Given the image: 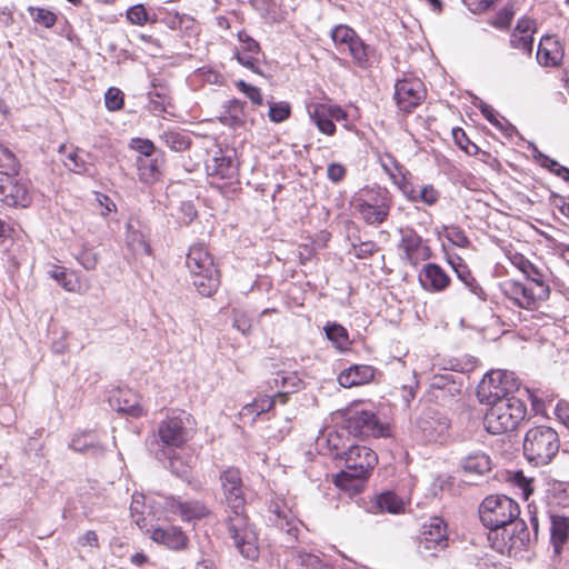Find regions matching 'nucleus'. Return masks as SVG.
<instances>
[{"label":"nucleus","mask_w":569,"mask_h":569,"mask_svg":"<svg viewBox=\"0 0 569 569\" xmlns=\"http://www.w3.org/2000/svg\"><path fill=\"white\" fill-rule=\"evenodd\" d=\"M206 169L211 177L231 179L237 174L238 167L231 154L218 150L214 152L213 157L207 161Z\"/></svg>","instance_id":"29"},{"label":"nucleus","mask_w":569,"mask_h":569,"mask_svg":"<svg viewBox=\"0 0 569 569\" xmlns=\"http://www.w3.org/2000/svg\"><path fill=\"white\" fill-rule=\"evenodd\" d=\"M400 259L411 266H417L431 257V249L413 229H400Z\"/></svg>","instance_id":"17"},{"label":"nucleus","mask_w":569,"mask_h":569,"mask_svg":"<svg viewBox=\"0 0 569 569\" xmlns=\"http://www.w3.org/2000/svg\"><path fill=\"white\" fill-rule=\"evenodd\" d=\"M449 426V419L446 415L432 408H427L416 421V432L426 442H438L445 439Z\"/></svg>","instance_id":"16"},{"label":"nucleus","mask_w":569,"mask_h":569,"mask_svg":"<svg viewBox=\"0 0 569 569\" xmlns=\"http://www.w3.org/2000/svg\"><path fill=\"white\" fill-rule=\"evenodd\" d=\"M146 532L150 535L152 541L163 545L171 550L180 551L188 546L189 539L187 535L181 528L176 526L159 527L152 522L150 531Z\"/></svg>","instance_id":"24"},{"label":"nucleus","mask_w":569,"mask_h":569,"mask_svg":"<svg viewBox=\"0 0 569 569\" xmlns=\"http://www.w3.org/2000/svg\"><path fill=\"white\" fill-rule=\"evenodd\" d=\"M192 284L203 297H211L220 286V274L211 253L203 243L190 247L186 259Z\"/></svg>","instance_id":"5"},{"label":"nucleus","mask_w":569,"mask_h":569,"mask_svg":"<svg viewBox=\"0 0 569 569\" xmlns=\"http://www.w3.org/2000/svg\"><path fill=\"white\" fill-rule=\"evenodd\" d=\"M346 428L349 433L357 437H387L389 426L380 422L378 417L369 410H352L346 418Z\"/></svg>","instance_id":"14"},{"label":"nucleus","mask_w":569,"mask_h":569,"mask_svg":"<svg viewBox=\"0 0 569 569\" xmlns=\"http://www.w3.org/2000/svg\"><path fill=\"white\" fill-rule=\"evenodd\" d=\"M291 113V107L288 102L281 101V102H269V119L274 122L279 123L284 120H287L290 117Z\"/></svg>","instance_id":"44"},{"label":"nucleus","mask_w":569,"mask_h":569,"mask_svg":"<svg viewBox=\"0 0 569 569\" xmlns=\"http://www.w3.org/2000/svg\"><path fill=\"white\" fill-rule=\"evenodd\" d=\"M447 525L443 519L432 517L423 525L419 548L425 551L442 550L447 547Z\"/></svg>","instance_id":"23"},{"label":"nucleus","mask_w":569,"mask_h":569,"mask_svg":"<svg viewBox=\"0 0 569 569\" xmlns=\"http://www.w3.org/2000/svg\"><path fill=\"white\" fill-rule=\"evenodd\" d=\"M130 148L136 150L138 157H152L154 152V144L148 139L134 138L130 142Z\"/></svg>","instance_id":"51"},{"label":"nucleus","mask_w":569,"mask_h":569,"mask_svg":"<svg viewBox=\"0 0 569 569\" xmlns=\"http://www.w3.org/2000/svg\"><path fill=\"white\" fill-rule=\"evenodd\" d=\"M127 18L131 23L142 26L148 21V13L142 4H136L128 9Z\"/></svg>","instance_id":"52"},{"label":"nucleus","mask_w":569,"mask_h":569,"mask_svg":"<svg viewBox=\"0 0 569 569\" xmlns=\"http://www.w3.org/2000/svg\"><path fill=\"white\" fill-rule=\"evenodd\" d=\"M396 183L399 186L400 190L409 201L416 202L418 190H416L413 186L406 180L405 176L398 179Z\"/></svg>","instance_id":"60"},{"label":"nucleus","mask_w":569,"mask_h":569,"mask_svg":"<svg viewBox=\"0 0 569 569\" xmlns=\"http://www.w3.org/2000/svg\"><path fill=\"white\" fill-rule=\"evenodd\" d=\"M377 250L378 247L373 241H365L353 246V254L358 259H367L371 257Z\"/></svg>","instance_id":"54"},{"label":"nucleus","mask_w":569,"mask_h":569,"mask_svg":"<svg viewBox=\"0 0 569 569\" xmlns=\"http://www.w3.org/2000/svg\"><path fill=\"white\" fill-rule=\"evenodd\" d=\"M569 535V519L561 516L550 517V541L555 553H560Z\"/></svg>","instance_id":"34"},{"label":"nucleus","mask_w":569,"mask_h":569,"mask_svg":"<svg viewBox=\"0 0 569 569\" xmlns=\"http://www.w3.org/2000/svg\"><path fill=\"white\" fill-rule=\"evenodd\" d=\"M463 472L471 477H483L492 469V460L485 451H473L460 461Z\"/></svg>","instance_id":"31"},{"label":"nucleus","mask_w":569,"mask_h":569,"mask_svg":"<svg viewBox=\"0 0 569 569\" xmlns=\"http://www.w3.org/2000/svg\"><path fill=\"white\" fill-rule=\"evenodd\" d=\"M33 19L47 28L52 27L57 21L56 14L46 9H37L33 13Z\"/></svg>","instance_id":"58"},{"label":"nucleus","mask_w":569,"mask_h":569,"mask_svg":"<svg viewBox=\"0 0 569 569\" xmlns=\"http://www.w3.org/2000/svg\"><path fill=\"white\" fill-rule=\"evenodd\" d=\"M308 116L317 129L326 134L333 136L337 131L335 122L347 121L348 113L339 104L313 102L307 106Z\"/></svg>","instance_id":"15"},{"label":"nucleus","mask_w":569,"mask_h":569,"mask_svg":"<svg viewBox=\"0 0 569 569\" xmlns=\"http://www.w3.org/2000/svg\"><path fill=\"white\" fill-rule=\"evenodd\" d=\"M127 246L134 256H148L151 251L144 234L130 223L127 227Z\"/></svg>","instance_id":"37"},{"label":"nucleus","mask_w":569,"mask_h":569,"mask_svg":"<svg viewBox=\"0 0 569 569\" xmlns=\"http://www.w3.org/2000/svg\"><path fill=\"white\" fill-rule=\"evenodd\" d=\"M233 327L246 335L251 330V321L244 312L233 311Z\"/></svg>","instance_id":"57"},{"label":"nucleus","mask_w":569,"mask_h":569,"mask_svg":"<svg viewBox=\"0 0 569 569\" xmlns=\"http://www.w3.org/2000/svg\"><path fill=\"white\" fill-rule=\"evenodd\" d=\"M237 88L242 93H244L246 97L249 98L252 101V103H254L257 106H262L263 98H262L261 91H260V89L258 87L248 84L243 80H240V81L237 82Z\"/></svg>","instance_id":"49"},{"label":"nucleus","mask_w":569,"mask_h":569,"mask_svg":"<svg viewBox=\"0 0 569 569\" xmlns=\"http://www.w3.org/2000/svg\"><path fill=\"white\" fill-rule=\"evenodd\" d=\"M345 469L335 478L337 487L357 493L362 490L363 481L378 462L377 453L362 445H351L343 451Z\"/></svg>","instance_id":"3"},{"label":"nucleus","mask_w":569,"mask_h":569,"mask_svg":"<svg viewBox=\"0 0 569 569\" xmlns=\"http://www.w3.org/2000/svg\"><path fill=\"white\" fill-rule=\"evenodd\" d=\"M64 167L77 174L94 177L96 169L91 163H87L78 153V150L69 152L64 160Z\"/></svg>","instance_id":"38"},{"label":"nucleus","mask_w":569,"mask_h":569,"mask_svg":"<svg viewBox=\"0 0 569 569\" xmlns=\"http://www.w3.org/2000/svg\"><path fill=\"white\" fill-rule=\"evenodd\" d=\"M327 338L339 349L345 350L350 343L348 331L339 323L332 322L325 327Z\"/></svg>","instance_id":"41"},{"label":"nucleus","mask_w":569,"mask_h":569,"mask_svg":"<svg viewBox=\"0 0 569 569\" xmlns=\"http://www.w3.org/2000/svg\"><path fill=\"white\" fill-rule=\"evenodd\" d=\"M77 260L86 270H94L99 258L94 251L84 249L78 254Z\"/></svg>","instance_id":"53"},{"label":"nucleus","mask_w":569,"mask_h":569,"mask_svg":"<svg viewBox=\"0 0 569 569\" xmlns=\"http://www.w3.org/2000/svg\"><path fill=\"white\" fill-rule=\"evenodd\" d=\"M563 57V50L558 41V39L553 36H545L541 38L538 50H537V61L540 66L545 67H556L559 66Z\"/></svg>","instance_id":"28"},{"label":"nucleus","mask_w":569,"mask_h":569,"mask_svg":"<svg viewBox=\"0 0 569 569\" xmlns=\"http://www.w3.org/2000/svg\"><path fill=\"white\" fill-rule=\"evenodd\" d=\"M123 396H126V393L120 391L119 397L117 398V411L127 413L133 418H139L146 415L144 409L134 398L133 400L127 398L122 399Z\"/></svg>","instance_id":"42"},{"label":"nucleus","mask_w":569,"mask_h":569,"mask_svg":"<svg viewBox=\"0 0 569 569\" xmlns=\"http://www.w3.org/2000/svg\"><path fill=\"white\" fill-rule=\"evenodd\" d=\"M237 37L240 42L234 53L237 61L253 73L264 77V53L261 51L258 41L244 30L239 31Z\"/></svg>","instance_id":"18"},{"label":"nucleus","mask_w":569,"mask_h":569,"mask_svg":"<svg viewBox=\"0 0 569 569\" xmlns=\"http://www.w3.org/2000/svg\"><path fill=\"white\" fill-rule=\"evenodd\" d=\"M269 521L272 525L283 530L292 540L297 538L300 521L283 498L272 499L269 503Z\"/></svg>","instance_id":"22"},{"label":"nucleus","mask_w":569,"mask_h":569,"mask_svg":"<svg viewBox=\"0 0 569 569\" xmlns=\"http://www.w3.org/2000/svg\"><path fill=\"white\" fill-rule=\"evenodd\" d=\"M483 419L486 430L491 435H502L517 429L527 415L526 403L519 398L501 399L488 405Z\"/></svg>","instance_id":"6"},{"label":"nucleus","mask_w":569,"mask_h":569,"mask_svg":"<svg viewBox=\"0 0 569 569\" xmlns=\"http://www.w3.org/2000/svg\"><path fill=\"white\" fill-rule=\"evenodd\" d=\"M499 287L505 299L512 306L526 310L538 309L550 297L547 289L537 288L531 283H523L515 279H507Z\"/></svg>","instance_id":"10"},{"label":"nucleus","mask_w":569,"mask_h":569,"mask_svg":"<svg viewBox=\"0 0 569 569\" xmlns=\"http://www.w3.org/2000/svg\"><path fill=\"white\" fill-rule=\"evenodd\" d=\"M459 262L455 263L450 261L452 264L457 277L465 283V286L470 290V292L477 296L480 299H486V295L481 286L477 282V280L471 274L468 267L462 262L460 258H458Z\"/></svg>","instance_id":"36"},{"label":"nucleus","mask_w":569,"mask_h":569,"mask_svg":"<svg viewBox=\"0 0 569 569\" xmlns=\"http://www.w3.org/2000/svg\"><path fill=\"white\" fill-rule=\"evenodd\" d=\"M560 448L559 436L548 426L530 428L523 440V455L536 466L549 463Z\"/></svg>","instance_id":"7"},{"label":"nucleus","mask_w":569,"mask_h":569,"mask_svg":"<svg viewBox=\"0 0 569 569\" xmlns=\"http://www.w3.org/2000/svg\"><path fill=\"white\" fill-rule=\"evenodd\" d=\"M162 159L159 157H137L136 166L140 181L153 183L161 176Z\"/></svg>","instance_id":"33"},{"label":"nucleus","mask_w":569,"mask_h":569,"mask_svg":"<svg viewBox=\"0 0 569 569\" xmlns=\"http://www.w3.org/2000/svg\"><path fill=\"white\" fill-rule=\"evenodd\" d=\"M0 172H18L19 162L13 152L0 142Z\"/></svg>","instance_id":"43"},{"label":"nucleus","mask_w":569,"mask_h":569,"mask_svg":"<svg viewBox=\"0 0 569 569\" xmlns=\"http://www.w3.org/2000/svg\"><path fill=\"white\" fill-rule=\"evenodd\" d=\"M512 482L521 489L523 498L528 499L532 492L531 480L526 478L522 471H516Z\"/></svg>","instance_id":"55"},{"label":"nucleus","mask_w":569,"mask_h":569,"mask_svg":"<svg viewBox=\"0 0 569 569\" xmlns=\"http://www.w3.org/2000/svg\"><path fill=\"white\" fill-rule=\"evenodd\" d=\"M535 32L536 23L533 20L528 18L518 20L516 28L510 34V46L530 57L533 47Z\"/></svg>","instance_id":"27"},{"label":"nucleus","mask_w":569,"mask_h":569,"mask_svg":"<svg viewBox=\"0 0 569 569\" xmlns=\"http://www.w3.org/2000/svg\"><path fill=\"white\" fill-rule=\"evenodd\" d=\"M445 237L453 246L460 248H466L470 244V241L463 230L457 226L445 227Z\"/></svg>","instance_id":"45"},{"label":"nucleus","mask_w":569,"mask_h":569,"mask_svg":"<svg viewBox=\"0 0 569 569\" xmlns=\"http://www.w3.org/2000/svg\"><path fill=\"white\" fill-rule=\"evenodd\" d=\"M423 83L419 79L406 78L395 86V99L400 110L411 112L425 98Z\"/></svg>","instance_id":"21"},{"label":"nucleus","mask_w":569,"mask_h":569,"mask_svg":"<svg viewBox=\"0 0 569 569\" xmlns=\"http://www.w3.org/2000/svg\"><path fill=\"white\" fill-rule=\"evenodd\" d=\"M387 159L389 162L382 161V167L388 172L390 178H392L393 181L397 182L398 176L400 178L405 176L402 173V167L391 156H387Z\"/></svg>","instance_id":"59"},{"label":"nucleus","mask_w":569,"mask_h":569,"mask_svg":"<svg viewBox=\"0 0 569 569\" xmlns=\"http://www.w3.org/2000/svg\"><path fill=\"white\" fill-rule=\"evenodd\" d=\"M220 499L229 538L239 553L251 561L259 557L258 533L246 513V487L240 469L228 467L219 476Z\"/></svg>","instance_id":"1"},{"label":"nucleus","mask_w":569,"mask_h":569,"mask_svg":"<svg viewBox=\"0 0 569 569\" xmlns=\"http://www.w3.org/2000/svg\"><path fill=\"white\" fill-rule=\"evenodd\" d=\"M479 108L481 110V113L483 114V117L495 127L497 128H502V124L500 122V120L498 119L497 114H496V111L495 109L485 103V102H480L479 104Z\"/></svg>","instance_id":"62"},{"label":"nucleus","mask_w":569,"mask_h":569,"mask_svg":"<svg viewBox=\"0 0 569 569\" xmlns=\"http://www.w3.org/2000/svg\"><path fill=\"white\" fill-rule=\"evenodd\" d=\"M279 398L276 395H264L257 397L252 405L256 407V416H260L263 412H268L273 408Z\"/></svg>","instance_id":"50"},{"label":"nucleus","mask_w":569,"mask_h":569,"mask_svg":"<svg viewBox=\"0 0 569 569\" xmlns=\"http://www.w3.org/2000/svg\"><path fill=\"white\" fill-rule=\"evenodd\" d=\"M47 274L68 292L84 295L89 290L88 282H83L76 271L64 267L52 264Z\"/></svg>","instance_id":"25"},{"label":"nucleus","mask_w":569,"mask_h":569,"mask_svg":"<svg viewBox=\"0 0 569 569\" xmlns=\"http://www.w3.org/2000/svg\"><path fill=\"white\" fill-rule=\"evenodd\" d=\"M345 174H346V169L342 164L331 163L328 166L327 176L332 182H335V183L340 182L345 178Z\"/></svg>","instance_id":"61"},{"label":"nucleus","mask_w":569,"mask_h":569,"mask_svg":"<svg viewBox=\"0 0 569 569\" xmlns=\"http://www.w3.org/2000/svg\"><path fill=\"white\" fill-rule=\"evenodd\" d=\"M156 505L163 506L162 518L166 519H169L170 516H177L182 521H193L210 515V510L206 503L197 499L182 500L180 497L163 496L160 500H152V502H150V512L153 511Z\"/></svg>","instance_id":"12"},{"label":"nucleus","mask_w":569,"mask_h":569,"mask_svg":"<svg viewBox=\"0 0 569 569\" xmlns=\"http://www.w3.org/2000/svg\"><path fill=\"white\" fill-rule=\"evenodd\" d=\"M300 380L290 373L278 372L267 383L269 389L274 390V395L279 398L281 403H286L288 400V393L293 392L298 387Z\"/></svg>","instance_id":"32"},{"label":"nucleus","mask_w":569,"mask_h":569,"mask_svg":"<svg viewBox=\"0 0 569 569\" xmlns=\"http://www.w3.org/2000/svg\"><path fill=\"white\" fill-rule=\"evenodd\" d=\"M162 496L156 498H147L143 493L134 492L132 495V501L130 505V512L134 523L142 531H150L153 520H160L162 518L163 506L156 505V508L150 512V502L152 500H160Z\"/></svg>","instance_id":"20"},{"label":"nucleus","mask_w":569,"mask_h":569,"mask_svg":"<svg viewBox=\"0 0 569 569\" xmlns=\"http://www.w3.org/2000/svg\"><path fill=\"white\" fill-rule=\"evenodd\" d=\"M452 377H453V375H451V373H446L440 377H435L431 386L435 389H438L440 391H443V392L448 391L451 396H453L456 392H460V389L452 380Z\"/></svg>","instance_id":"46"},{"label":"nucleus","mask_w":569,"mask_h":569,"mask_svg":"<svg viewBox=\"0 0 569 569\" xmlns=\"http://www.w3.org/2000/svg\"><path fill=\"white\" fill-rule=\"evenodd\" d=\"M0 196L10 207L27 208L32 199L29 182L12 171L0 172Z\"/></svg>","instance_id":"13"},{"label":"nucleus","mask_w":569,"mask_h":569,"mask_svg":"<svg viewBox=\"0 0 569 569\" xmlns=\"http://www.w3.org/2000/svg\"><path fill=\"white\" fill-rule=\"evenodd\" d=\"M376 506L380 511L400 513L403 511L405 502L395 492L387 491L377 497Z\"/></svg>","instance_id":"40"},{"label":"nucleus","mask_w":569,"mask_h":569,"mask_svg":"<svg viewBox=\"0 0 569 569\" xmlns=\"http://www.w3.org/2000/svg\"><path fill=\"white\" fill-rule=\"evenodd\" d=\"M439 191L431 184L420 188L417 192L416 202L421 201L428 206H433L439 200Z\"/></svg>","instance_id":"48"},{"label":"nucleus","mask_w":569,"mask_h":569,"mask_svg":"<svg viewBox=\"0 0 569 569\" xmlns=\"http://www.w3.org/2000/svg\"><path fill=\"white\" fill-rule=\"evenodd\" d=\"M352 204L356 212L367 224L379 226L389 216L392 198L385 188H371L358 193Z\"/></svg>","instance_id":"8"},{"label":"nucleus","mask_w":569,"mask_h":569,"mask_svg":"<svg viewBox=\"0 0 569 569\" xmlns=\"http://www.w3.org/2000/svg\"><path fill=\"white\" fill-rule=\"evenodd\" d=\"M104 103L108 110L117 111L123 106V93L117 88H109L104 94Z\"/></svg>","instance_id":"47"},{"label":"nucleus","mask_w":569,"mask_h":569,"mask_svg":"<svg viewBox=\"0 0 569 569\" xmlns=\"http://www.w3.org/2000/svg\"><path fill=\"white\" fill-rule=\"evenodd\" d=\"M193 425L192 416L184 410H171L158 425L154 440L150 442L158 458L168 457L167 449L182 447L191 437Z\"/></svg>","instance_id":"4"},{"label":"nucleus","mask_w":569,"mask_h":569,"mask_svg":"<svg viewBox=\"0 0 569 569\" xmlns=\"http://www.w3.org/2000/svg\"><path fill=\"white\" fill-rule=\"evenodd\" d=\"M331 39L341 52H349L358 67L366 69L370 66L375 50L366 44L353 29L346 24L336 26L331 30Z\"/></svg>","instance_id":"11"},{"label":"nucleus","mask_w":569,"mask_h":569,"mask_svg":"<svg viewBox=\"0 0 569 569\" xmlns=\"http://www.w3.org/2000/svg\"><path fill=\"white\" fill-rule=\"evenodd\" d=\"M519 515V505L505 495L488 496L480 503V520L489 529L488 540L497 552L510 557L529 543L528 527Z\"/></svg>","instance_id":"2"},{"label":"nucleus","mask_w":569,"mask_h":569,"mask_svg":"<svg viewBox=\"0 0 569 569\" xmlns=\"http://www.w3.org/2000/svg\"><path fill=\"white\" fill-rule=\"evenodd\" d=\"M507 257L510 263L526 277L528 283L537 288L547 289L549 293L551 292L549 286L551 272L547 267L530 261L527 257L517 251H509Z\"/></svg>","instance_id":"19"},{"label":"nucleus","mask_w":569,"mask_h":569,"mask_svg":"<svg viewBox=\"0 0 569 569\" xmlns=\"http://www.w3.org/2000/svg\"><path fill=\"white\" fill-rule=\"evenodd\" d=\"M520 382L513 372L491 370L478 386L477 396L482 403H495L501 399H510L518 390Z\"/></svg>","instance_id":"9"},{"label":"nucleus","mask_w":569,"mask_h":569,"mask_svg":"<svg viewBox=\"0 0 569 569\" xmlns=\"http://www.w3.org/2000/svg\"><path fill=\"white\" fill-rule=\"evenodd\" d=\"M557 418L569 429V402L561 400L555 408Z\"/></svg>","instance_id":"63"},{"label":"nucleus","mask_w":569,"mask_h":569,"mask_svg":"<svg viewBox=\"0 0 569 569\" xmlns=\"http://www.w3.org/2000/svg\"><path fill=\"white\" fill-rule=\"evenodd\" d=\"M160 139L168 148L176 152L184 151L191 144V140L188 134L176 130L164 131L160 136Z\"/></svg>","instance_id":"39"},{"label":"nucleus","mask_w":569,"mask_h":569,"mask_svg":"<svg viewBox=\"0 0 569 569\" xmlns=\"http://www.w3.org/2000/svg\"><path fill=\"white\" fill-rule=\"evenodd\" d=\"M325 563L313 553L292 550L287 569H320Z\"/></svg>","instance_id":"35"},{"label":"nucleus","mask_w":569,"mask_h":569,"mask_svg":"<svg viewBox=\"0 0 569 569\" xmlns=\"http://www.w3.org/2000/svg\"><path fill=\"white\" fill-rule=\"evenodd\" d=\"M421 287L429 292H441L450 284V277L437 263H427L419 272Z\"/></svg>","instance_id":"26"},{"label":"nucleus","mask_w":569,"mask_h":569,"mask_svg":"<svg viewBox=\"0 0 569 569\" xmlns=\"http://www.w3.org/2000/svg\"><path fill=\"white\" fill-rule=\"evenodd\" d=\"M78 543L82 547L99 548L98 535L93 530H88L78 538Z\"/></svg>","instance_id":"64"},{"label":"nucleus","mask_w":569,"mask_h":569,"mask_svg":"<svg viewBox=\"0 0 569 569\" xmlns=\"http://www.w3.org/2000/svg\"><path fill=\"white\" fill-rule=\"evenodd\" d=\"M512 18H513V10L511 8L506 7L497 13V16L492 22V26L498 29H506L509 27Z\"/></svg>","instance_id":"56"},{"label":"nucleus","mask_w":569,"mask_h":569,"mask_svg":"<svg viewBox=\"0 0 569 569\" xmlns=\"http://www.w3.org/2000/svg\"><path fill=\"white\" fill-rule=\"evenodd\" d=\"M376 369L368 365H353L342 370L338 376V382L343 388L366 385L373 380Z\"/></svg>","instance_id":"30"}]
</instances>
